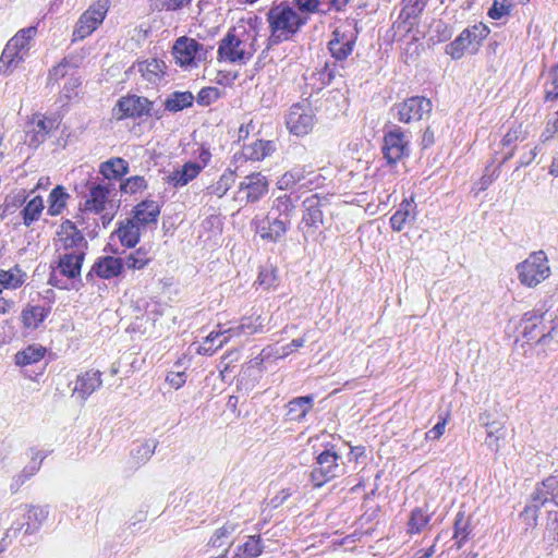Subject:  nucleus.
I'll use <instances>...</instances> for the list:
<instances>
[{"mask_svg": "<svg viewBox=\"0 0 558 558\" xmlns=\"http://www.w3.org/2000/svg\"><path fill=\"white\" fill-rule=\"evenodd\" d=\"M36 32L34 26L23 28L8 41L0 57V71L10 73L24 60Z\"/></svg>", "mask_w": 558, "mask_h": 558, "instance_id": "obj_4", "label": "nucleus"}, {"mask_svg": "<svg viewBox=\"0 0 558 558\" xmlns=\"http://www.w3.org/2000/svg\"><path fill=\"white\" fill-rule=\"evenodd\" d=\"M194 99L191 92H173L167 97L165 108L170 112H178L191 107Z\"/></svg>", "mask_w": 558, "mask_h": 558, "instance_id": "obj_37", "label": "nucleus"}, {"mask_svg": "<svg viewBox=\"0 0 558 558\" xmlns=\"http://www.w3.org/2000/svg\"><path fill=\"white\" fill-rule=\"evenodd\" d=\"M124 268L122 258L113 256H105L98 258L94 264L92 271L102 279H111L121 274Z\"/></svg>", "mask_w": 558, "mask_h": 558, "instance_id": "obj_23", "label": "nucleus"}, {"mask_svg": "<svg viewBox=\"0 0 558 558\" xmlns=\"http://www.w3.org/2000/svg\"><path fill=\"white\" fill-rule=\"evenodd\" d=\"M340 459V456L332 449H326L316 457L311 472V482L314 487H322L343 473V468L338 462Z\"/></svg>", "mask_w": 558, "mask_h": 558, "instance_id": "obj_9", "label": "nucleus"}, {"mask_svg": "<svg viewBox=\"0 0 558 558\" xmlns=\"http://www.w3.org/2000/svg\"><path fill=\"white\" fill-rule=\"evenodd\" d=\"M510 7L506 5L498 0H495L492 8L488 11V16L493 20H499L505 15L509 14Z\"/></svg>", "mask_w": 558, "mask_h": 558, "instance_id": "obj_63", "label": "nucleus"}, {"mask_svg": "<svg viewBox=\"0 0 558 558\" xmlns=\"http://www.w3.org/2000/svg\"><path fill=\"white\" fill-rule=\"evenodd\" d=\"M313 396L298 397L289 401L287 404V420L301 422L313 408Z\"/></svg>", "mask_w": 558, "mask_h": 558, "instance_id": "obj_28", "label": "nucleus"}, {"mask_svg": "<svg viewBox=\"0 0 558 558\" xmlns=\"http://www.w3.org/2000/svg\"><path fill=\"white\" fill-rule=\"evenodd\" d=\"M307 20L308 16L300 14L286 3L274 5L267 13L270 29L269 43L276 45L291 39Z\"/></svg>", "mask_w": 558, "mask_h": 558, "instance_id": "obj_2", "label": "nucleus"}, {"mask_svg": "<svg viewBox=\"0 0 558 558\" xmlns=\"http://www.w3.org/2000/svg\"><path fill=\"white\" fill-rule=\"evenodd\" d=\"M327 204L328 198L326 196L320 197L318 194H313L303 201V215L299 229L305 241L315 236L318 228L324 225L323 208Z\"/></svg>", "mask_w": 558, "mask_h": 558, "instance_id": "obj_7", "label": "nucleus"}, {"mask_svg": "<svg viewBox=\"0 0 558 558\" xmlns=\"http://www.w3.org/2000/svg\"><path fill=\"white\" fill-rule=\"evenodd\" d=\"M58 260L51 264L48 282L58 288L69 290L74 288V283L81 277V269L85 256L73 254H56Z\"/></svg>", "mask_w": 558, "mask_h": 558, "instance_id": "obj_3", "label": "nucleus"}, {"mask_svg": "<svg viewBox=\"0 0 558 558\" xmlns=\"http://www.w3.org/2000/svg\"><path fill=\"white\" fill-rule=\"evenodd\" d=\"M306 181L302 183V186H305L310 190L322 187L325 184L326 177L320 173L308 172L306 175Z\"/></svg>", "mask_w": 558, "mask_h": 558, "instance_id": "obj_64", "label": "nucleus"}, {"mask_svg": "<svg viewBox=\"0 0 558 558\" xmlns=\"http://www.w3.org/2000/svg\"><path fill=\"white\" fill-rule=\"evenodd\" d=\"M402 9L399 19L412 26L415 20L424 11L427 0H402Z\"/></svg>", "mask_w": 558, "mask_h": 558, "instance_id": "obj_36", "label": "nucleus"}, {"mask_svg": "<svg viewBox=\"0 0 558 558\" xmlns=\"http://www.w3.org/2000/svg\"><path fill=\"white\" fill-rule=\"evenodd\" d=\"M314 123V114L310 106L295 104L290 107L286 118V125L290 133L304 136L311 132Z\"/></svg>", "mask_w": 558, "mask_h": 558, "instance_id": "obj_13", "label": "nucleus"}, {"mask_svg": "<svg viewBox=\"0 0 558 558\" xmlns=\"http://www.w3.org/2000/svg\"><path fill=\"white\" fill-rule=\"evenodd\" d=\"M111 190L109 184H95L89 189L88 197L85 201L84 209L93 213H100L105 209Z\"/></svg>", "mask_w": 558, "mask_h": 558, "instance_id": "obj_22", "label": "nucleus"}, {"mask_svg": "<svg viewBox=\"0 0 558 558\" xmlns=\"http://www.w3.org/2000/svg\"><path fill=\"white\" fill-rule=\"evenodd\" d=\"M238 529V524L233 522H227L221 527L217 529L209 541V545L213 547H221L226 539H228Z\"/></svg>", "mask_w": 558, "mask_h": 558, "instance_id": "obj_52", "label": "nucleus"}, {"mask_svg": "<svg viewBox=\"0 0 558 558\" xmlns=\"http://www.w3.org/2000/svg\"><path fill=\"white\" fill-rule=\"evenodd\" d=\"M235 182V172L231 169H227L219 178V180L208 186V193L222 197L233 186Z\"/></svg>", "mask_w": 558, "mask_h": 558, "instance_id": "obj_45", "label": "nucleus"}, {"mask_svg": "<svg viewBox=\"0 0 558 558\" xmlns=\"http://www.w3.org/2000/svg\"><path fill=\"white\" fill-rule=\"evenodd\" d=\"M166 69L165 62L155 58L138 63V71L142 76L151 84H158L163 78Z\"/></svg>", "mask_w": 558, "mask_h": 558, "instance_id": "obj_29", "label": "nucleus"}, {"mask_svg": "<svg viewBox=\"0 0 558 558\" xmlns=\"http://www.w3.org/2000/svg\"><path fill=\"white\" fill-rule=\"evenodd\" d=\"M154 258L150 247L141 246L122 258L124 267L132 270H140L146 267Z\"/></svg>", "mask_w": 558, "mask_h": 558, "instance_id": "obj_34", "label": "nucleus"}, {"mask_svg": "<svg viewBox=\"0 0 558 558\" xmlns=\"http://www.w3.org/2000/svg\"><path fill=\"white\" fill-rule=\"evenodd\" d=\"M44 210V201L40 196H35L21 210L23 223L29 227L33 222L37 221Z\"/></svg>", "mask_w": 558, "mask_h": 558, "instance_id": "obj_44", "label": "nucleus"}, {"mask_svg": "<svg viewBox=\"0 0 558 558\" xmlns=\"http://www.w3.org/2000/svg\"><path fill=\"white\" fill-rule=\"evenodd\" d=\"M430 519L432 513H429L427 506L414 508L409 517L407 532L409 534L422 533L427 527Z\"/></svg>", "mask_w": 558, "mask_h": 558, "instance_id": "obj_33", "label": "nucleus"}, {"mask_svg": "<svg viewBox=\"0 0 558 558\" xmlns=\"http://www.w3.org/2000/svg\"><path fill=\"white\" fill-rule=\"evenodd\" d=\"M172 54L180 65H191L196 59H205V50L203 46L195 39L181 37L174 46Z\"/></svg>", "mask_w": 558, "mask_h": 558, "instance_id": "obj_17", "label": "nucleus"}, {"mask_svg": "<svg viewBox=\"0 0 558 558\" xmlns=\"http://www.w3.org/2000/svg\"><path fill=\"white\" fill-rule=\"evenodd\" d=\"M268 181L262 173H252L246 175L239 185V191L234 199L241 194H245V203H256L268 192ZM243 199V197H241Z\"/></svg>", "mask_w": 558, "mask_h": 558, "instance_id": "obj_18", "label": "nucleus"}, {"mask_svg": "<svg viewBox=\"0 0 558 558\" xmlns=\"http://www.w3.org/2000/svg\"><path fill=\"white\" fill-rule=\"evenodd\" d=\"M264 550V545L259 535L248 536L247 541L240 545L236 553L241 554V557L255 558L258 557Z\"/></svg>", "mask_w": 558, "mask_h": 558, "instance_id": "obj_48", "label": "nucleus"}, {"mask_svg": "<svg viewBox=\"0 0 558 558\" xmlns=\"http://www.w3.org/2000/svg\"><path fill=\"white\" fill-rule=\"evenodd\" d=\"M472 527L470 524V518L465 517L463 512H458L454 520V534L453 539L456 541L457 548H461L469 539Z\"/></svg>", "mask_w": 558, "mask_h": 558, "instance_id": "obj_42", "label": "nucleus"}, {"mask_svg": "<svg viewBox=\"0 0 558 558\" xmlns=\"http://www.w3.org/2000/svg\"><path fill=\"white\" fill-rule=\"evenodd\" d=\"M264 324L260 315H250L242 317L236 324L227 325L228 341L232 338H247L254 333L263 332Z\"/></svg>", "mask_w": 558, "mask_h": 558, "instance_id": "obj_20", "label": "nucleus"}, {"mask_svg": "<svg viewBox=\"0 0 558 558\" xmlns=\"http://www.w3.org/2000/svg\"><path fill=\"white\" fill-rule=\"evenodd\" d=\"M70 195L62 185L56 186L48 196V214L50 216L60 215L66 206Z\"/></svg>", "mask_w": 558, "mask_h": 558, "instance_id": "obj_38", "label": "nucleus"}, {"mask_svg": "<svg viewBox=\"0 0 558 558\" xmlns=\"http://www.w3.org/2000/svg\"><path fill=\"white\" fill-rule=\"evenodd\" d=\"M46 350L43 347L29 345L25 350L17 352L15 355V362L17 365H29L37 363L45 355Z\"/></svg>", "mask_w": 558, "mask_h": 558, "instance_id": "obj_46", "label": "nucleus"}, {"mask_svg": "<svg viewBox=\"0 0 558 558\" xmlns=\"http://www.w3.org/2000/svg\"><path fill=\"white\" fill-rule=\"evenodd\" d=\"M27 197L28 195L24 189L11 192L4 199L3 214H13L16 209L26 203Z\"/></svg>", "mask_w": 558, "mask_h": 558, "instance_id": "obj_49", "label": "nucleus"}, {"mask_svg": "<svg viewBox=\"0 0 558 558\" xmlns=\"http://www.w3.org/2000/svg\"><path fill=\"white\" fill-rule=\"evenodd\" d=\"M488 34L489 28L483 23L468 27L452 43L447 45L446 52L452 59L458 60L462 58L466 50L475 52Z\"/></svg>", "mask_w": 558, "mask_h": 558, "instance_id": "obj_8", "label": "nucleus"}, {"mask_svg": "<svg viewBox=\"0 0 558 558\" xmlns=\"http://www.w3.org/2000/svg\"><path fill=\"white\" fill-rule=\"evenodd\" d=\"M99 171L106 179H120L129 172V163L119 157L111 158L100 165Z\"/></svg>", "mask_w": 558, "mask_h": 558, "instance_id": "obj_35", "label": "nucleus"}, {"mask_svg": "<svg viewBox=\"0 0 558 558\" xmlns=\"http://www.w3.org/2000/svg\"><path fill=\"white\" fill-rule=\"evenodd\" d=\"M140 228L133 219L120 222L119 228L112 233L125 247H134L140 241Z\"/></svg>", "mask_w": 558, "mask_h": 558, "instance_id": "obj_25", "label": "nucleus"}, {"mask_svg": "<svg viewBox=\"0 0 558 558\" xmlns=\"http://www.w3.org/2000/svg\"><path fill=\"white\" fill-rule=\"evenodd\" d=\"M415 208L416 204L413 198L404 199L390 218L392 230L401 231L408 221L413 220L416 215Z\"/></svg>", "mask_w": 558, "mask_h": 558, "instance_id": "obj_31", "label": "nucleus"}, {"mask_svg": "<svg viewBox=\"0 0 558 558\" xmlns=\"http://www.w3.org/2000/svg\"><path fill=\"white\" fill-rule=\"evenodd\" d=\"M219 89L216 87H204L198 92L197 102L201 106H209L219 98Z\"/></svg>", "mask_w": 558, "mask_h": 558, "instance_id": "obj_56", "label": "nucleus"}, {"mask_svg": "<svg viewBox=\"0 0 558 558\" xmlns=\"http://www.w3.org/2000/svg\"><path fill=\"white\" fill-rule=\"evenodd\" d=\"M26 279V274L19 267L14 266L9 270L0 271V288L16 289L20 288Z\"/></svg>", "mask_w": 558, "mask_h": 558, "instance_id": "obj_43", "label": "nucleus"}, {"mask_svg": "<svg viewBox=\"0 0 558 558\" xmlns=\"http://www.w3.org/2000/svg\"><path fill=\"white\" fill-rule=\"evenodd\" d=\"M515 270L520 283L527 288H535L550 275L548 258L544 251L531 253L517 265Z\"/></svg>", "mask_w": 558, "mask_h": 558, "instance_id": "obj_6", "label": "nucleus"}, {"mask_svg": "<svg viewBox=\"0 0 558 558\" xmlns=\"http://www.w3.org/2000/svg\"><path fill=\"white\" fill-rule=\"evenodd\" d=\"M355 44L353 34H347L341 28H336L332 33V38L328 43V50L331 58L344 62L352 53Z\"/></svg>", "mask_w": 558, "mask_h": 558, "instance_id": "obj_19", "label": "nucleus"}, {"mask_svg": "<svg viewBox=\"0 0 558 558\" xmlns=\"http://www.w3.org/2000/svg\"><path fill=\"white\" fill-rule=\"evenodd\" d=\"M433 109L432 101L422 96H413L392 107L393 116L402 123L420 121L429 114Z\"/></svg>", "mask_w": 558, "mask_h": 558, "instance_id": "obj_12", "label": "nucleus"}, {"mask_svg": "<svg viewBox=\"0 0 558 558\" xmlns=\"http://www.w3.org/2000/svg\"><path fill=\"white\" fill-rule=\"evenodd\" d=\"M53 246L56 254L85 256L88 248V242L76 225L69 219H65L61 222L56 232Z\"/></svg>", "mask_w": 558, "mask_h": 558, "instance_id": "obj_5", "label": "nucleus"}, {"mask_svg": "<svg viewBox=\"0 0 558 558\" xmlns=\"http://www.w3.org/2000/svg\"><path fill=\"white\" fill-rule=\"evenodd\" d=\"M486 437L484 444L493 452H498L507 436V427L504 422L492 423L485 428Z\"/></svg>", "mask_w": 558, "mask_h": 558, "instance_id": "obj_32", "label": "nucleus"}, {"mask_svg": "<svg viewBox=\"0 0 558 558\" xmlns=\"http://www.w3.org/2000/svg\"><path fill=\"white\" fill-rule=\"evenodd\" d=\"M101 385V372L98 369H89L77 376L73 393L77 395L83 401H86Z\"/></svg>", "mask_w": 558, "mask_h": 558, "instance_id": "obj_21", "label": "nucleus"}, {"mask_svg": "<svg viewBox=\"0 0 558 558\" xmlns=\"http://www.w3.org/2000/svg\"><path fill=\"white\" fill-rule=\"evenodd\" d=\"M202 170L197 162H186L182 168L174 170L168 175V183L173 187H182L195 179Z\"/></svg>", "mask_w": 558, "mask_h": 558, "instance_id": "obj_24", "label": "nucleus"}, {"mask_svg": "<svg viewBox=\"0 0 558 558\" xmlns=\"http://www.w3.org/2000/svg\"><path fill=\"white\" fill-rule=\"evenodd\" d=\"M525 138V135L522 131L521 125H518L514 129H510L505 136L502 137V145L505 147H511L512 144H514L518 141H523Z\"/></svg>", "mask_w": 558, "mask_h": 558, "instance_id": "obj_60", "label": "nucleus"}, {"mask_svg": "<svg viewBox=\"0 0 558 558\" xmlns=\"http://www.w3.org/2000/svg\"><path fill=\"white\" fill-rule=\"evenodd\" d=\"M275 150L276 145L272 141L257 140L243 146L242 154L248 160L259 161L270 156Z\"/></svg>", "mask_w": 558, "mask_h": 558, "instance_id": "obj_30", "label": "nucleus"}, {"mask_svg": "<svg viewBox=\"0 0 558 558\" xmlns=\"http://www.w3.org/2000/svg\"><path fill=\"white\" fill-rule=\"evenodd\" d=\"M300 14L306 15L313 14L319 11L320 1L319 0H294Z\"/></svg>", "mask_w": 558, "mask_h": 558, "instance_id": "obj_59", "label": "nucleus"}, {"mask_svg": "<svg viewBox=\"0 0 558 558\" xmlns=\"http://www.w3.org/2000/svg\"><path fill=\"white\" fill-rule=\"evenodd\" d=\"M107 13V4L98 2L92 5L78 20L75 29V39H84L89 36L104 21Z\"/></svg>", "mask_w": 558, "mask_h": 558, "instance_id": "obj_16", "label": "nucleus"}, {"mask_svg": "<svg viewBox=\"0 0 558 558\" xmlns=\"http://www.w3.org/2000/svg\"><path fill=\"white\" fill-rule=\"evenodd\" d=\"M147 189V181L144 177L134 175L121 183L120 190L125 194H136Z\"/></svg>", "mask_w": 558, "mask_h": 558, "instance_id": "obj_55", "label": "nucleus"}, {"mask_svg": "<svg viewBox=\"0 0 558 558\" xmlns=\"http://www.w3.org/2000/svg\"><path fill=\"white\" fill-rule=\"evenodd\" d=\"M133 213V220L136 223H141L144 226L149 223H156L160 215V206L155 201L146 199L137 204Z\"/></svg>", "mask_w": 558, "mask_h": 558, "instance_id": "obj_27", "label": "nucleus"}, {"mask_svg": "<svg viewBox=\"0 0 558 558\" xmlns=\"http://www.w3.org/2000/svg\"><path fill=\"white\" fill-rule=\"evenodd\" d=\"M24 508L27 509L25 513L26 521L17 530L24 529L25 534H33L40 529L49 512L47 507L25 506Z\"/></svg>", "mask_w": 558, "mask_h": 558, "instance_id": "obj_26", "label": "nucleus"}, {"mask_svg": "<svg viewBox=\"0 0 558 558\" xmlns=\"http://www.w3.org/2000/svg\"><path fill=\"white\" fill-rule=\"evenodd\" d=\"M344 71V62L335 59L326 61L320 72V80L325 84H330L336 77H342Z\"/></svg>", "mask_w": 558, "mask_h": 558, "instance_id": "obj_51", "label": "nucleus"}, {"mask_svg": "<svg viewBox=\"0 0 558 558\" xmlns=\"http://www.w3.org/2000/svg\"><path fill=\"white\" fill-rule=\"evenodd\" d=\"M306 175H305V169L304 168H294L288 172H286L281 179L279 180V187L280 189H288L296 183L305 182Z\"/></svg>", "mask_w": 558, "mask_h": 558, "instance_id": "obj_53", "label": "nucleus"}, {"mask_svg": "<svg viewBox=\"0 0 558 558\" xmlns=\"http://www.w3.org/2000/svg\"><path fill=\"white\" fill-rule=\"evenodd\" d=\"M545 98L546 100H555L558 98V65L553 66L547 73Z\"/></svg>", "mask_w": 558, "mask_h": 558, "instance_id": "obj_54", "label": "nucleus"}, {"mask_svg": "<svg viewBox=\"0 0 558 558\" xmlns=\"http://www.w3.org/2000/svg\"><path fill=\"white\" fill-rule=\"evenodd\" d=\"M166 381L174 389H180L186 383V374L181 371H171L166 376Z\"/></svg>", "mask_w": 558, "mask_h": 558, "instance_id": "obj_62", "label": "nucleus"}, {"mask_svg": "<svg viewBox=\"0 0 558 558\" xmlns=\"http://www.w3.org/2000/svg\"><path fill=\"white\" fill-rule=\"evenodd\" d=\"M543 313H538L536 311L526 312L522 318L523 325V337L527 340H534L536 337L534 335L535 329L538 327V324L543 320Z\"/></svg>", "mask_w": 558, "mask_h": 558, "instance_id": "obj_47", "label": "nucleus"}, {"mask_svg": "<svg viewBox=\"0 0 558 558\" xmlns=\"http://www.w3.org/2000/svg\"><path fill=\"white\" fill-rule=\"evenodd\" d=\"M294 208L295 206L292 197L284 194L274 199L271 210L269 213H271L274 217L283 218V220L290 222Z\"/></svg>", "mask_w": 558, "mask_h": 558, "instance_id": "obj_39", "label": "nucleus"}, {"mask_svg": "<svg viewBox=\"0 0 558 558\" xmlns=\"http://www.w3.org/2000/svg\"><path fill=\"white\" fill-rule=\"evenodd\" d=\"M555 135H558V111L555 112L553 118L548 119L545 130L541 134V142L546 143Z\"/></svg>", "mask_w": 558, "mask_h": 558, "instance_id": "obj_58", "label": "nucleus"}, {"mask_svg": "<svg viewBox=\"0 0 558 558\" xmlns=\"http://www.w3.org/2000/svg\"><path fill=\"white\" fill-rule=\"evenodd\" d=\"M257 33L253 27L241 23L230 28L220 40L218 60L246 64L257 51Z\"/></svg>", "mask_w": 558, "mask_h": 558, "instance_id": "obj_1", "label": "nucleus"}, {"mask_svg": "<svg viewBox=\"0 0 558 558\" xmlns=\"http://www.w3.org/2000/svg\"><path fill=\"white\" fill-rule=\"evenodd\" d=\"M49 310L40 305L27 306L22 312V322L26 328L35 329L47 317Z\"/></svg>", "mask_w": 558, "mask_h": 558, "instance_id": "obj_40", "label": "nucleus"}, {"mask_svg": "<svg viewBox=\"0 0 558 558\" xmlns=\"http://www.w3.org/2000/svg\"><path fill=\"white\" fill-rule=\"evenodd\" d=\"M548 502L558 506V475L548 476L536 487L522 515L531 517L535 522L538 509Z\"/></svg>", "mask_w": 558, "mask_h": 558, "instance_id": "obj_11", "label": "nucleus"}, {"mask_svg": "<svg viewBox=\"0 0 558 558\" xmlns=\"http://www.w3.org/2000/svg\"><path fill=\"white\" fill-rule=\"evenodd\" d=\"M513 156V149H510L505 157L502 158L500 165L493 170V172L489 174V167L485 169V172L483 177L481 178L482 189H486L489 184L493 183V181L499 175V168L502 163H505L507 160H509Z\"/></svg>", "mask_w": 558, "mask_h": 558, "instance_id": "obj_57", "label": "nucleus"}, {"mask_svg": "<svg viewBox=\"0 0 558 558\" xmlns=\"http://www.w3.org/2000/svg\"><path fill=\"white\" fill-rule=\"evenodd\" d=\"M156 448L155 440L142 442L132 450V458L136 464H145L154 456Z\"/></svg>", "mask_w": 558, "mask_h": 558, "instance_id": "obj_50", "label": "nucleus"}, {"mask_svg": "<svg viewBox=\"0 0 558 558\" xmlns=\"http://www.w3.org/2000/svg\"><path fill=\"white\" fill-rule=\"evenodd\" d=\"M256 233L265 241L276 243L287 233L290 223L283 218L274 217L271 213L253 220Z\"/></svg>", "mask_w": 558, "mask_h": 558, "instance_id": "obj_14", "label": "nucleus"}, {"mask_svg": "<svg viewBox=\"0 0 558 558\" xmlns=\"http://www.w3.org/2000/svg\"><path fill=\"white\" fill-rule=\"evenodd\" d=\"M53 126L54 120L52 119L43 118L32 122V130L28 132L33 134L29 141V145L38 146L40 143H43Z\"/></svg>", "mask_w": 558, "mask_h": 558, "instance_id": "obj_41", "label": "nucleus"}, {"mask_svg": "<svg viewBox=\"0 0 558 558\" xmlns=\"http://www.w3.org/2000/svg\"><path fill=\"white\" fill-rule=\"evenodd\" d=\"M410 141L407 134L398 125H392L384 135L381 151L388 165H396L398 161L410 155Z\"/></svg>", "mask_w": 558, "mask_h": 558, "instance_id": "obj_10", "label": "nucleus"}, {"mask_svg": "<svg viewBox=\"0 0 558 558\" xmlns=\"http://www.w3.org/2000/svg\"><path fill=\"white\" fill-rule=\"evenodd\" d=\"M45 457L46 456L41 451H35L32 456L31 462L23 469V471L32 477L39 471Z\"/></svg>", "mask_w": 558, "mask_h": 558, "instance_id": "obj_61", "label": "nucleus"}, {"mask_svg": "<svg viewBox=\"0 0 558 558\" xmlns=\"http://www.w3.org/2000/svg\"><path fill=\"white\" fill-rule=\"evenodd\" d=\"M153 108V102L147 98L137 96V95H129L122 97L116 108L114 117L118 120H122L125 118H142L143 116H150V111Z\"/></svg>", "mask_w": 558, "mask_h": 558, "instance_id": "obj_15", "label": "nucleus"}]
</instances>
